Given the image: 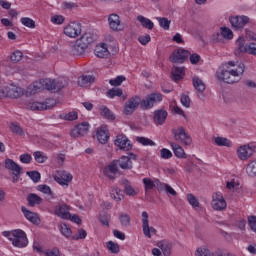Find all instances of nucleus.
Masks as SVG:
<instances>
[{
	"mask_svg": "<svg viewBox=\"0 0 256 256\" xmlns=\"http://www.w3.org/2000/svg\"><path fill=\"white\" fill-rule=\"evenodd\" d=\"M245 73V64L242 62L229 61L225 63L216 72V77L219 81L233 84L241 81V75Z\"/></svg>",
	"mask_w": 256,
	"mask_h": 256,
	"instance_id": "f257e3e1",
	"label": "nucleus"
},
{
	"mask_svg": "<svg viewBox=\"0 0 256 256\" xmlns=\"http://www.w3.org/2000/svg\"><path fill=\"white\" fill-rule=\"evenodd\" d=\"M120 169L129 170L133 169V162L128 156H122L118 160H113L108 166L103 170V173L108 179H115V175Z\"/></svg>",
	"mask_w": 256,
	"mask_h": 256,
	"instance_id": "f03ea898",
	"label": "nucleus"
},
{
	"mask_svg": "<svg viewBox=\"0 0 256 256\" xmlns=\"http://www.w3.org/2000/svg\"><path fill=\"white\" fill-rule=\"evenodd\" d=\"M95 39H97V36L91 32L84 33L79 39H77L72 46L71 52L73 55H83L91 45V43L95 42Z\"/></svg>",
	"mask_w": 256,
	"mask_h": 256,
	"instance_id": "7ed1b4c3",
	"label": "nucleus"
},
{
	"mask_svg": "<svg viewBox=\"0 0 256 256\" xmlns=\"http://www.w3.org/2000/svg\"><path fill=\"white\" fill-rule=\"evenodd\" d=\"M3 235L12 242L14 247H18V249H23V247H27V245H29L27 234L21 229L5 231L3 232Z\"/></svg>",
	"mask_w": 256,
	"mask_h": 256,
	"instance_id": "20e7f679",
	"label": "nucleus"
},
{
	"mask_svg": "<svg viewBox=\"0 0 256 256\" xmlns=\"http://www.w3.org/2000/svg\"><path fill=\"white\" fill-rule=\"evenodd\" d=\"M172 135L174 136V139L177 141V143H180L184 147H190V145L193 143V139L191 138V135L185 131V128L183 126H179L178 128H173L171 130Z\"/></svg>",
	"mask_w": 256,
	"mask_h": 256,
	"instance_id": "39448f33",
	"label": "nucleus"
},
{
	"mask_svg": "<svg viewBox=\"0 0 256 256\" xmlns=\"http://www.w3.org/2000/svg\"><path fill=\"white\" fill-rule=\"evenodd\" d=\"M163 101V94L159 92L151 93L141 100L140 109L143 111L153 109L157 103Z\"/></svg>",
	"mask_w": 256,
	"mask_h": 256,
	"instance_id": "423d86ee",
	"label": "nucleus"
},
{
	"mask_svg": "<svg viewBox=\"0 0 256 256\" xmlns=\"http://www.w3.org/2000/svg\"><path fill=\"white\" fill-rule=\"evenodd\" d=\"M23 95V88L12 86L0 88V99L9 97L10 99H17Z\"/></svg>",
	"mask_w": 256,
	"mask_h": 256,
	"instance_id": "0eeeda50",
	"label": "nucleus"
},
{
	"mask_svg": "<svg viewBox=\"0 0 256 256\" xmlns=\"http://www.w3.org/2000/svg\"><path fill=\"white\" fill-rule=\"evenodd\" d=\"M211 207L214 211H225L227 209V201H225L221 192L212 195Z\"/></svg>",
	"mask_w": 256,
	"mask_h": 256,
	"instance_id": "6e6552de",
	"label": "nucleus"
},
{
	"mask_svg": "<svg viewBox=\"0 0 256 256\" xmlns=\"http://www.w3.org/2000/svg\"><path fill=\"white\" fill-rule=\"evenodd\" d=\"M31 111H47L55 107L54 99H46L45 102H32L28 105Z\"/></svg>",
	"mask_w": 256,
	"mask_h": 256,
	"instance_id": "1a4fd4ad",
	"label": "nucleus"
},
{
	"mask_svg": "<svg viewBox=\"0 0 256 256\" xmlns=\"http://www.w3.org/2000/svg\"><path fill=\"white\" fill-rule=\"evenodd\" d=\"M54 181L62 187H69V183L73 181V175L65 170H60L54 175Z\"/></svg>",
	"mask_w": 256,
	"mask_h": 256,
	"instance_id": "9d476101",
	"label": "nucleus"
},
{
	"mask_svg": "<svg viewBox=\"0 0 256 256\" xmlns=\"http://www.w3.org/2000/svg\"><path fill=\"white\" fill-rule=\"evenodd\" d=\"M81 34V23L79 22H70L67 26L64 27V35L75 39Z\"/></svg>",
	"mask_w": 256,
	"mask_h": 256,
	"instance_id": "9b49d317",
	"label": "nucleus"
},
{
	"mask_svg": "<svg viewBox=\"0 0 256 256\" xmlns=\"http://www.w3.org/2000/svg\"><path fill=\"white\" fill-rule=\"evenodd\" d=\"M142 229L143 234L148 239H151V235H157V229L149 226V214L147 211L142 212Z\"/></svg>",
	"mask_w": 256,
	"mask_h": 256,
	"instance_id": "f8f14e48",
	"label": "nucleus"
},
{
	"mask_svg": "<svg viewBox=\"0 0 256 256\" xmlns=\"http://www.w3.org/2000/svg\"><path fill=\"white\" fill-rule=\"evenodd\" d=\"M255 146L251 145H243L240 146L237 150L238 159L241 161H247L250 157H253L255 154Z\"/></svg>",
	"mask_w": 256,
	"mask_h": 256,
	"instance_id": "ddd939ff",
	"label": "nucleus"
},
{
	"mask_svg": "<svg viewBox=\"0 0 256 256\" xmlns=\"http://www.w3.org/2000/svg\"><path fill=\"white\" fill-rule=\"evenodd\" d=\"M141 105V97L139 96H134L130 98L128 101L125 103L124 107V114L125 115H133L135 113L137 107Z\"/></svg>",
	"mask_w": 256,
	"mask_h": 256,
	"instance_id": "4468645a",
	"label": "nucleus"
},
{
	"mask_svg": "<svg viewBox=\"0 0 256 256\" xmlns=\"http://www.w3.org/2000/svg\"><path fill=\"white\" fill-rule=\"evenodd\" d=\"M89 122H82L74 126V128L71 130L70 135L71 137L77 138V137H85L87 133H89Z\"/></svg>",
	"mask_w": 256,
	"mask_h": 256,
	"instance_id": "2eb2a0df",
	"label": "nucleus"
},
{
	"mask_svg": "<svg viewBox=\"0 0 256 256\" xmlns=\"http://www.w3.org/2000/svg\"><path fill=\"white\" fill-rule=\"evenodd\" d=\"M229 21L231 26L235 29V31H241L247 23H249V18L245 15L242 16H230Z\"/></svg>",
	"mask_w": 256,
	"mask_h": 256,
	"instance_id": "dca6fc26",
	"label": "nucleus"
},
{
	"mask_svg": "<svg viewBox=\"0 0 256 256\" xmlns=\"http://www.w3.org/2000/svg\"><path fill=\"white\" fill-rule=\"evenodd\" d=\"M190 55L191 53H189V51L185 49H178L171 54L169 59L171 63H184L185 59H187V57Z\"/></svg>",
	"mask_w": 256,
	"mask_h": 256,
	"instance_id": "f3484780",
	"label": "nucleus"
},
{
	"mask_svg": "<svg viewBox=\"0 0 256 256\" xmlns=\"http://www.w3.org/2000/svg\"><path fill=\"white\" fill-rule=\"evenodd\" d=\"M114 145L122 149V151H131L133 145H131V141L127 138V136L121 134L116 137L114 140Z\"/></svg>",
	"mask_w": 256,
	"mask_h": 256,
	"instance_id": "a211bd4d",
	"label": "nucleus"
},
{
	"mask_svg": "<svg viewBox=\"0 0 256 256\" xmlns=\"http://www.w3.org/2000/svg\"><path fill=\"white\" fill-rule=\"evenodd\" d=\"M55 215L60 219H71V206L67 204H59L55 207Z\"/></svg>",
	"mask_w": 256,
	"mask_h": 256,
	"instance_id": "6ab92c4d",
	"label": "nucleus"
},
{
	"mask_svg": "<svg viewBox=\"0 0 256 256\" xmlns=\"http://www.w3.org/2000/svg\"><path fill=\"white\" fill-rule=\"evenodd\" d=\"M108 24L112 31H123V25H121V17L117 14H110L108 17Z\"/></svg>",
	"mask_w": 256,
	"mask_h": 256,
	"instance_id": "aec40b11",
	"label": "nucleus"
},
{
	"mask_svg": "<svg viewBox=\"0 0 256 256\" xmlns=\"http://www.w3.org/2000/svg\"><path fill=\"white\" fill-rule=\"evenodd\" d=\"M169 113H167V110L160 109L156 110L154 112V122L156 125H163L165 121L167 120V116Z\"/></svg>",
	"mask_w": 256,
	"mask_h": 256,
	"instance_id": "412c9836",
	"label": "nucleus"
},
{
	"mask_svg": "<svg viewBox=\"0 0 256 256\" xmlns=\"http://www.w3.org/2000/svg\"><path fill=\"white\" fill-rule=\"evenodd\" d=\"M142 182L144 184V189L146 193L148 191H151L152 189H155V187H157V189L161 187V181H159V179L153 181L151 180V178H143Z\"/></svg>",
	"mask_w": 256,
	"mask_h": 256,
	"instance_id": "4be33fe9",
	"label": "nucleus"
},
{
	"mask_svg": "<svg viewBox=\"0 0 256 256\" xmlns=\"http://www.w3.org/2000/svg\"><path fill=\"white\" fill-rule=\"evenodd\" d=\"M43 91V85L41 83V80L36 81L32 84H30L26 89V95H35L37 93H41Z\"/></svg>",
	"mask_w": 256,
	"mask_h": 256,
	"instance_id": "5701e85b",
	"label": "nucleus"
},
{
	"mask_svg": "<svg viewBox=\"0 0 256 256\" xmlns=\"http://www.w3.org/2000/svg\"><path fill=\"white\" fill-rule=\"evenodd\" d=\"M170 147H172L175 157H177L178 159H187V154L185 153V150L183 149V147H181V145L175 142H171Z\"/></svg>",
	"mask_w": 256,
	"mask_h": 256,
	"instance_id": "b1692460",
	"label": "nucleus"
},
{
	"mask_svg": "<svg viewBox=\"0 0 256 256\" xmlns=\"http://www.w3.org/2000/svg\"><path fill=\"white\" fill-rule=\"evenodd\" d=\"M96 137L102 145H105L109 141V130L103 127L98 128L96 132Z\"/></svg>",
	"mask_w": 256,
	"mask_h": 256,
	"instance_id": "393cba45",
	"label": "nucleus"
},
{
	"mask_svg": "<svg viewBox=\"0 0 256 256\" xmlns=\"http://www.w3.org/2000/svg\"><path fill=\"white\" fill-rule=\"evenodd\" d=\"M157 247L161 249L164 256H171V249H173V245L170 244L167 240H162L157 243Z\"/></svg>",
	"mask_w": 256,
	"mask_h": 256,
	"instance_id": "a878e982",
	"label": "nucleus"
},
{
	"mask_svg": "<svg viewBox=\"0 0 256 256\" xmlns=\"http://www.w3.org/2000/svg\"><path fill=\"white\" fill-rule=\"evenodd\" d=\"M185 76V68L184 67H173L171 72L172 81H181Z\"/></svg>",
	"mask_w": 256,
	"mask_h": 256,
	"instance_id": "bb28decb",
	"label": "nucleus"
},
{
	"mask_svg": "<svg viewBox=\"0 0 256 256\" xmlns=\"http://www.w3.org/2000/svg\"><path fill=\"white\" fill-rule=\"evenodd\" d=\"M94 53L96 57L103 59L109 55V49H107V44H99L95 47Z\"/></svg>",
	"mask_w": 256,
	"mask_h": 256,
	"instance_id": "cd10ccee",
	"label": "nucleus"
},
{
	"mask_svg": "<svg viewBox=\"0 0 256 256\" xmlns=\"http://www.w3.org/2000/svg\"><path fill=\"white\" fill-rule=\"evenodd\" d=\"M21 211L28 221L34 224L39 223V217H37V215L34 212L27 210L25 206H22Z\"/></svg>",
	"mask_w": 256,
	"mask_h": 256,
	"instance_id": "c85d7f7f",
	"label": "nucleus"
},
{
	"mask_svg": "<svg viewBox=\"0 0 256 256\" xmlns=\"http://www.w3.org/2000/svg\"><path fill=\"white\" fill-rule=\"evenodd\" d=\"M247 51V44H245V38L239 37L236 41L235 55H241Z\"/></svg>",
	"mask_w": 256,
	"mask_h": 256,
	"instance_id": "c756f323",
	"label": "nucleus"
},
{
	"mask_svg": "<svg viewBox=\"0 0 256 256\" xmlns=\"http://www.w3.org/2000/svg\"><path fill=\"white\" fill-rule=\"evenodd\" d=\"M9 129L14 135H18L19 137H25V130L19 125L17 122H12L9 125Z\"/></svg>",
	"mask_w": 256,
	"mask_h": 256,
	"instance_id": "7c9ffc66",
	"label": "nucleus"
},
{
	"mask_svg": "<svg viewBox=\"0 0 256 256\" xmlns=\"http://www.w3.org/2000/svg\"><path fill=\"white\" fill-rule=\"evenodd\" d=\"M193 87L198 91V93H203L205 91V82L201 80L198 76L192 78Z\"/></svg>",
	"mask_w": 256,
	"mask_h": 256,
	"instance_id": "2f4dec72",
	"label": "nucleus"
},
{
	"mask_svg": "<svg viewBox=\"0 0 256 256\" xmlns=\"http://www.w3.org/2000/svg\"><path fill=\"white\" fill-rule=\"evenodd\" d=\"M40 82L42 83V89H47V91H52L55 93V80H52L50 78L46 79H40Z\"/></svg>",
	"mask_w": 256,
	"mask_h": 256,
	"instance_id": "473e14b6",
	"label": "nucleus"
},
{
	"mask_svg": "<svg viewBox=\"0 0 256 256\" xmlns=\"http://www.w3.org/2000/svg\"><path fill=\"white\" fill-rule=\"evenodd\" d=\"M27 201L30 207H35V205H41V203H43V198L39 197L37 194L31 193L28 195Z\"/></svg>",
	"mask_w": 256,
	"mask_h": 256,
	"instance_id": "72a5a7b5",
	"label": "nucleus"
},
{
	"mask_svg": "<svg viewBox=\"0 0 256 256\" xmlns=\"http://www.w3.org/2000/svg\"><path fill=\"white\" fill-rule=\"evenodd\" d=\"M95 81V78L91 75H86L78 78V85L80 87H89L91 83Z\"/></svg>",
	"mask_w": 256,
	"mask_h": 256,
	"instance_id": "f704fd0d",
	"label": "nucleus"
},
{
	"mask_svg": "<svg viewBox=\"0 0 256 256\" xmlns=\"http://www.w3.org/2000/svg\"><path fill=\"white\" fill-rule=\"evenodd\" d=\"M67 85H69L67 78H58L57 80H54V93L61 91V89L67 87Z\"/></svg>",
	"mask_w": 256,
	"mask_h": 256,
	"instance_id": "c9c22d12",
	"label": "nucleus"
},
{
	"mask_svg": "<svg viewBox=\"0 0 256 256\" xmlns=\"http://www.w3.org/2000/svg\"><path fill=\"white\" fill-rule=\"evenodd\" d=\"M5 168L15 173H18L19 171H21V166H19V164L15 163V161L9 158L5 160Z\"/></svg>",
	"mask_w": 256,
	"mask_h": 256,
	"instance_id": "e433bc0d",
	"label": "nucleus"
},
{
	"mask_svg": "<svg viewBox=\"0 0 256 256\" xmlns=\"http://www.w3.org/2000/svg\"><path fill=\"white\" fill-rule=\"evenodd\" d=\"M100 114L104 119H109L110 121H115V114L111 112L107 106H100Z\"/></svg>",
	"mask_w": 256,
	"mask_h": 256,
	"instance_id": "4c0bfd02",
	"label": "nucleus"
},
{
	"mask_svg": "<svg viewBox=\"0 0 256 256\" xmlns=\"http://www.w3.org/2000/svg\"><path fill=\"white\" fill-rule=\"evenodd\" d=\"M110 197L114 199V201H121L123 200V191L119 189L118 187L112 188L110 192Z\"/></svg>",
	"mask_w": 256,
	"mask_h": 256,
	"instance_id": "58836bf2",
	"label": "nucleus"
},
{
	"mask_svg": "<svg viewBox=\"0 0 256 256\" xmlns=\"http://www.w3.org/2000/svg\"><path fill=\"white\" fill-rule=\"evenodd\" d=\"M214 143L218 147H231V145H232L231 140L224 138V137L214 138Z\"/></svg>",
	"mask_w": 256,
	"mask_h": 256,
	"instance_id": "ea45409f",
	"label": "nucleus"
},
{
	"mask_svg": "<svg viewBox=\"0 0 256 256\" xmlns=\"http://www.w3.org/2000/svg\"><path fill=\"white\" fill-rule=\"evenodd\" d=\"M79 114H77V112L72 111L69 113H62L59 115L60 119H63L64 121H76V119H78Z\"/></svg>",
	"mask_w": 256,
	"mask_h": 256,
	"instance_id": "a19ab883",
	"label": "nucleus"
},
{
	"mask_svg": "<svg viewBox=\"0 0 256 256\" xmlns=\"http://www.w3.org/2000/svg\"><path fill=\"white\" fill-rule=\"evenodd\" d=\"M195 255L196 256H215V253L211 252V250H209L207 246H202L197 248Z\"/></svg>",
	"mask_w": 256,
	"mask_h": 256,
	"instance_id": "79ce46f5",
	"label": "nucleus"
},
{
	"mask_svg": "<svg viewBox=\"0 0 256 256\" xmlns=\"http://www.w3.org/2000/svg\"><path fill=\"white\" fill-rule=\"evenodd\" d=\"M137 19L141 23L142 27H145V29H153L154 24L150 19L146 18L145 16H138Z\"/></svg>",
	"mask_w": 256,
	"mask_h": 256,
	"instance_id": "37998d69",
	"label": "nucleus"
},
{
	"mask_svg": "<svg viewBox=\"0 0 256 256\" xmlns=\"http://www.w3.org/2000/svg\"><path fill=\"white\" fill-rule=\"evenodd\" d=\"M163 190L167 191L172 197H177V191H175L169 184L161 183L160 186H158V191Z\"/></svg>",
	"mask_w": 256,
	"mask_h": 256,
	"instance_id": "c03bdc74",
	"label": "nucleus"
},
{
	"mask_svg": "<svg viewBox=\"0 0 256 256\" xmlns=\"http://www.w3.org/2000/svg\"><path fill=\"white\" fill-rule=\"evenodd\" d=\"M246 173L249 177H256V160L249 162L246 167Z\"/></svg>",
	"mask_w": 256,
	"mask_h": 256,
	"instance_id": "a18cd8bd",
	"label": "nucleus"
},
{
	"mask_svg": "<svg viewBox=\"0 0 256 256\" xmlns=\"http://www.w3.org/2000/svg\"><path fill=\"white\" fill-rule=\"evenodd\" d=\"M59 231L67 239H69V237H71V235L73 234L71 228L67 224H60Z\"/></svg>",
	"mask_w": 256,
	"mask_h": 256,
	"instance_id": "49530a36",
	"label": "nucleus"
},
{
	"mask_svg": "<svg viewBox=\"0 0 256 256\" xmlns=\"http://www.w3.org/2000/svg\"><path fill=\"white\" fill-rule=\"evenodd\" d=\"M156 19L162 29H164L165 31H169V27H171V20L165 17H157Z\"/></svg>",
	"mask_w": 256,
	"mask_h": 256,
	"instance_id": "de8ad7c7",
	"label": "nucleus"
},
{
	"mask_svg": "<svg viewBox=\"0 0 256 256\" xmlns=\"http://www.w3.org/2000/svg\"><path fill=\"white\" fill-rule=\"evenodd\" d=\"M20 22L22 25H24V27H28V29H35V20L29 17H22Z\"/></svg>",
	"mask_w": 256,
	"mask_h": 256,
	"instance_id": "09e8293b",
	"label": "nucleus"
},
{
	"mask_svg": "<svg viewBox=\"0 0 256 256\" xmlns=\"http://www.w3.org/2000/svg\"><path fill=\"white\" fill-rule=\"evenodd\" d=\"M136 141L137 143H140L141 145L144 146H149V147H155V143L153 142V140L146 138V137H136Z\"/></svg>",
	"mask_w": 256,
	"mask_h": 256,
	"instance_id": "8fccbe9b",
	"label": "nucleus"
},
{
	"mask_svg": "<svg viewBox=\"0 0 256 256\" xmlns=\"http://www.w3.org/2000/svg\"><path fill=\"white\" fill-rule=\"evenodd\" d=\"M121 95H123V90L120 88H112L107 92V97L110 99H114V97H121Z\"/></svg>",
	"mask_w": 256,
	"mask_h": 256,
	"instance_id": "3c124183",
	"label": "nucleus"
},
{
	"mask_svg": "<svg viewBox=\"0 0 256 256\" xmlns=\"http://www.w3.org/2000/svg\"><path fill=\"white\" fill-rule=\"evenodd\" d=\"M106 247L107 249L111 252V253H114V254H117L119 253L120 251V248H119V244L113 242V241H109L106 243Z\"/></svg>",
	"mask_w": 256,
	"mask_h": 256,
	"instance_id": "603ef678",
	"label": "nucleus"
},
{
	"mask_svg": "<svg viewBox=\"0 0 256 256\" xmlns=\"http://www.w3.org/2000/svg\"><path fill=\"white\" fill-rule=\"evenodd\" d=\"M21 59H23V52L19 50L14 51L10 56V61H12V63H19Z\"/></svg>",
	"mask_w": 256,
	"mask_h": 256,
	"instance_id": "864d4df0",
	"label": "nucleus"
},
{
	"mask_svg": "<svg viewBox=\"0 0 256 256\" xmlns=\"http://www.w3.org/2000/svg\"><path fill=\"white\" fill-rule=\"evenodd\" d=\"M119 220L122 227H129L131 224V217H129L127 214H120Z\"/></svg>",
	"mask_w": 256,
	"mask_h": 256,
	"instance_id": "5fc2aeb1",
	"label": "nucleus"
},
{
	"mask_svg": "<svg viewBox=\"0 0 256 256\" xmlns=\"http://www.w3.org/2000/svg\"><path fill=\"white\" fill-rule=\"evenodd\" d=\"M34 159L37 163H45L47 161V155L41 151L34 152Z\"/></svg>",
	"mask_w": 256,
	"mask_h": 256,
	"instance_id": "6e6d98bb",
	"label": "nucleus"
},
{
	"mask_svg": "<svg viewBox=\"0 0 256 256\" xmlns=\"http://www.w3.org/2000/svg\"><path fill=\"white\" fill-rule=\"evenodd\" d=\"M123 185L125 188L126 195H131V196L135 195V190L131 186V183H129V180L127 179L123 180Z\"/></svg>",
	"mask_w": 256,
	"mask_h": 256,
	"instance_id": "4d7b16f0",
	"label": "nucleus"
},
{
	"mask_svg": "<svg viewBox=\"0 0 256 256\" xmlns=\"http://www.w3.org/2000/svg\"><path fill=\"white\" fill-rule=\"evenodd\" d=\"M37 191L44 193V195H53V192L51 191V187H49L47 184L38 185Z\"/></svg>",
	"mask_w": 256,
	"mask_h": 256,
	"instance_id": "13d9d810",
	"label": "nucleus"
},
{
	"mask_svg": "<svg viewBox=\"0 0 256 256\" xmlns=\"http://www.w3.org/2000/svg\"><path fill=\"white\" fill-rule=\"evenodd\" d=\"M26 175H28V177H30L34 183H39V181H41V173L37 171L26 172Z\"/></svg>",
	"mask_w": 256,
	"mask_h": 256,
	"instance_id": "bf43d9fd",
	"label": "nucleus"
},
{
	"mask_svg": "<svg viewBox=\"0 0 256 256\" xmlns=\"http://www.w3.org/2000/svg\"><path fill=\"white\" fill-rule=\"evenodd\" d=\"M123 81H125V76H118L115 79H110L109 83L113 87H119V85H121V83H123Z\"/></svg>",
	"mask_w": 256,
	"mask_h": 256,
	"instance_id": "052dcab7",
	"label": "nucleus"
},
{
	"mask_svg": "<svg viewBox=\"0 0 256 256\" xmlns=\"http://www.w3.org/2000/svg\"><path fill=\"white\" fill-rule=\"evenodd\" d=\"M245 53H248V55H254L256 57V44L255 43L246 44Z\"/></svg>",
	"mask_w": 256,
	"mask_h": 256,
	"instance_id": "680f3d73",
	"label": "nucleus"
},
{
	"mask_svg": "<svg viewBox=\"0 0 256 256\" xmlns=\"http://www.w3.org/2000/svg\"><path fill=\"white\" fill-rule=\"evenodd\" d=\"M221 35L224 39H232L233 38V31L231 29L224 27L221 29Z\"/></svg>",
	"mask_w": 256,
	"mask_h": 256,
	"instance_id": "e2e57ef3",
	"label": "nucleus"
},
{
	"mask_svg": "<svg viewBox=\"0 0 256 256\" xmlns=\"http://www.w3.org/2000/svg\"><path fill=\"white\" fill-rule=\"evenodd\" d=\"M160 157L162 159H171V157H173V153L167 148H162L160 150Z\"/></svg>",
	"mask_w": 256,
	"mask_h": 256,
	"instance_id": "0e129e2a",
	"label": "nucleus"
},
{
	"mask_svg": "<svg viewBox=\"0 0 256 256\" xmlns=\"http://www.w3.org/2000/svg\"><path fill=\"white\" fill-rule=\"evenodd\" d=\"M51 21L55 25H63V23L65 22V17H63L61 15H54L51 17Z\"/></svg>",
	"mask_w": 256,
	"mask_h": 256,
	"instance_id": "69168bd1",
	"label": "nucleus"
},
{
	"mask_svg": "<svg viewBox=\"0 0 256 256\" xmlns=\"http://www.w3.org/2000/svg\"><path fill=\"white\" fill-rule=\"evenodd\" d=\"M187 199H188V202L190 203V205H192V207H199V200H197L195 195L188 194Z\"/></svg>",
	"mask_w": 256,
	"mask_h": 256,
	"instance_id": "338daca9",
	"label": "nucleus"
},
{
	"mask_svg": "<svg viewBox=\"0 0 256 256\" xmlns=\"http://www.w3.org/2000/svg\"><path fill=\"white\" fill-rule=\"evenodd\" d=\"M248 225L250 229L256 233V216L248 217Z\"/></svg>",
	"mask_w": 256,
	"mask_h": 256,
	"instance_id": "774afa93",
	"label": "nucleus"
}]
</instances>
